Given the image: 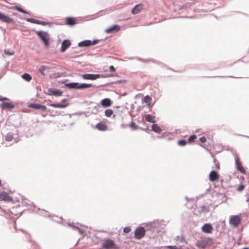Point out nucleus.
Returning <instances> with one entry per match:
<instances>
[{"label": "nucleus", "mask_w": 249, "mask_h": 249, "mask_svg": "<svg viewBox=\"0 0 249 249\" xmlns=\"http://www.w3.org/2000/svg\"><path fill=\"white\" fill-rule=\"evenodd\" d=\"M32 31L37 34L38 37L42 41L45 47H48L49 46L50 44V36L47 32L41 30L36 31L35 30H32Z\"/></svg>", "instance_id": "nucleus-1"}, {"label": "nucleus", "mask_w": 249, "mask_h": 249, "mask_svg": "<svg viewBox=\"0 0 249 249\" xmlns=\"http://www.w3.org/2000/svg\"><path fill=\"white\" fill-rule=\"evenodd\" d=\"M105 249H119V247L116 245L114 241L109 238L105 239L102 246Z\"/></svg>", "instance_id": "nucleus-2"}, {"label": "nucleus", "mask_w": 249, "mask_h": 249, "mask_svg": "<svg viewBox=\"0 0 249 249\" xmlns=\"http://www.w3.org/2000/svg\"><path fill=\"white\" fill-rule=\"evenodd\" d=\"M145 234V230L143 227L137 228L134 232V237L137 239H141L144 236Z\"/></svg>", "instance_id": "nucleus-3"}, {"label": "nucleus", "mask_w": 249, "mask_h": 249, "mask_svg": "<svg viewBox=\"0 0 249 249\" xmlns=\"http://www.w3.org/2000/svg\"><path fill=\"white\" fill-rule=\"evenodd\" d=\"M241 221V219L238 215H231L229 219V223L234 227H237Z\"/></svg>", "instance_id": "nucleus-4"}, {"label": "nucleus", "mask_w": 249, "mask_h": 249, "mask_svg": "<svg viewBox=\"0 0 249 249\" xmlns=\"http://www.w3.org/2000/svg\"><path fill=\"white\" fill-rule=\"evenodd\" d=\"M25 19L27 22L43 26L50 25L52 24V23L50 22L39 20L33 18H26Z\"/></svg>", "instance_id": "nucleus-5"}, {"label": "nucleus", "mask_w": 249, "mask_h": 249, "mask_svg": "<svg viewBox=\"0 0 249 249\" xmlns=\"http://www.w3.org/2000/svg\"><path fill=\"white\" fill-rule=\"evenodd\" d=\"M80 76L85 80H95L98 78H99L100 74L85 73L80 75Z\"/></svg>", "instance_id": "nucleus-6"}, {"label": "nucleus", "mask_w": 249, "mask_h": 249, "mask_svg": "<svg viewBox=\"0 0 249 249\" xmlns=\"http://www.w3.org/2000/svg\"><path fill=\"white\" fill-rule=\"evenodd\" d=\"M48 91L49 92L48 95L51 96L59 97L62 96L63 94V91L58 89L49 88Z\"/></svg>", "instance_id": "nucleus-7"}, {"label": "nucleus", "mask_w": 249, "mask_h": 249, "mask_svg": "<svg viewBox=\"0 0 249 249\" xmlns=\"http://www.w3.org/2000/svg\"><path fill=\"white\" fill-rule=\"evenodd\" d=\"M235 164L236 165V169L237 171L240 172L243 174H246V171L244 167L242 166L241 163L240 162L239 158L235 155Z\"/></svg>", "instance_id": "nucleus-8"}, {"label": "nucleus", "mask_w": 249, "mask_h": 249, "mask_svg": "<svg viewBox=\"0 0 249 249\" xmlns=\"http://www.w3.org/2000/svg\"><path fill=\"white\" fill-rule=\"evenodd\" d=\"M0 21L6 24H9L13 22V19L9 16L0 12Z\"/></svg>", "instance_id": "nucleus-9"}, {"label": "nucleus", "mask_w": 249, "mask_h": 249, "mask_svg": "<svg viewBox=\"0 0 249 249\" xmlns=\"http://www.w3.org/2000/svg\"><path fill=\"white\" fill-rule=\"evenodd\" d=\"M120 26L117 24H114L106 29L105 32L107 34H113L118 32L120 30Z\"/></svg>", "instance_id": "nucleus-10"}, {"label": "nucleus", "mask_w": 249, "mask_h": 249, "mask_svg": "<svg viewBox=\"0 0 249 249\" xmlns=\"http://www.w3.org/2000/svg\"><path fill=\"white\" fill-rule=\"evenodd\" d=\"M28 107L36 110L41 109L43 111L47 110V107L44 105H42L37 103H31L28 105Z\"/></svg>", "instance_id": "nucleus-11"}, {"label": "nucleus", "mask_w": 249, "mask_h": 249, "mask_svg": "<svg viewBox=\"0 0 249 249\" xmlns=\"http://www.w3.org/2000/svg\"><path fill=\"white\" fill-rule=\"evenodd\" d=\"M71 45V42L69 39H64L61 43L60 52L61 53L65 52Z\"/></svg>", "instance_id": "nucleus-12"}, {"label": "nucleus", "mask_w": 249, "mask_h": 249, "mask_svg": "<svg viewBox=\"0 0 249 249\" xmlns=\"http://www.w3.org/2000/svg\"><path fill=\"white\" fill-rule=\"evenodd\" d=\"M213 228L210 223H205L201 227L202 231L205 233H210L212 232Z\"/></svg>", "instance_id": "nucleus-13"}, {"label": "nucleus", "mask_w": 249, "mask_h": 249, "mask_svg": "<svg viewBox=\"0 0 249 249\" xmlns=\"http://www.w3.org/2000/svg\"><path fill=\"white\" fill-rule=\"evenodd\" d=\"M0 200L5 202H11L13 200V198L7 193L3 192L0 193Z\"/></svg>", "instance_id": "nucleus-14"}, {"label": "nucleus", "mask_w": 249, "mask_h": 249, "mask_svg": "<svg viewBox=\"0 0 249 249\" xmlns=\"http://www.w3.org/2000/svg\"><path fill=\"white\" fill-rule=\"evenodd\" d=\"M79 83L78 82H70L66 83L64 85L65 88H67L70 89H79Z\"/></svg>", "instance_id": "nucleus-15"}, {"label": "nucleus", "mask_w": 249, "mask_h": 249, "mask_svg": "<svg viewBox=\"0 0 249 249\" xmlns=\"http://www.w3.org/2000/svg\"><path fill=\"white\" fill-rule=\"evenodd\" d=\"M219 176L215 170H212L209 174V179L211 181H214L218 179Z\"/></svg>", "instance_id": "nucleus-16"}, {"label": "nucleus", "mask_w": 249, "mask_h": 249, "mask_svg": "<svg viewBox=\"0 0 249 249\" xmlns=\"http://www.w3.org/2000/svg\"><path fill=\"white\" fill-rule=\"evenodd\" d=\"M47 105L50 107H52L54 108H65L68 106H69V104L68 103L63 104L60 103H48Z\"/></svg>", "instance_id": "nucleus-17"}, {"label": "nucleus", "mask_w": 249, "mask_h": 249, "mask_svg": "<svg viewBox=\"0 0 249 249\" xmlns=\"http://www.w3.org/2000/svg\"><path fill=\"white\" fill-rule=\"evenodd\" d=\"M0 107L3 109H12L15 108V106L11 102H3L0 105Z\"/></svg>", "instance_id": "nucleus-18"}, {"label": "nucleus", "mask_w": 249, "mask_h": 249, "mask_svg": "<svg viewBox=\"0 0 249 249\" xmlns=\"http://www.w3.org/2000/svg\"><path fill=\"white\" fill-rule=\"evenodd\" d=\"M112 103V101L108 98H104L101 101V105L104 107H107L111 106Z\"/></svg>", "instance_id": "nucleus-19"}, {"label": "nucleus", "mask_w": 249, "mask_h": 249, "mask_svg": "<svg viewBox=\"0 0 249 249\" xmlns=\"http://www.w3.org/2000/svg\"><path fill=\"white\" fill-rule=\"evenodd\" d=\"M90 42H91V40L86 39V40H82V41L79 42L78 43L77 45L78 47H79L80 48L89 47H91L90 46Z\"/></svg>", "instance_id": "nucleus-20"}, {"label": "nucleus", "mask_w": 249, "mask_h": 249, "mask_svg": "<svg viewBox=\"0 0 249 249\" xmlns=\"http://www.w3.org/2000/svg\"><path fill=\"white\" fill-rule=\"evenodd\" d=\"M95 127L98 130L102 131H105L107 129V125L105 124L102 122H100L97 124Z\"/></svg>", "instance_id": "nucleus-21"}, {"label": "nucleus", "mask_w": 249, "mask_h": 249, "mask_svg": "<svg viewBox=\"0 0 249 249\" xmlns=\"http://www.w3.org/2000/svg\"><path fill=\"white\" fill-rule=\"evenodd\" d=\"M66 24L69 26H73L76 24V19L73 17H67L66 18Z\"/></svg>", "instance_id": "nucleus-22"}, {"label": "nucleus", "mask_w": 249, "mask_h": 249, "mask_svg": "<svg viewBox=\"0 0 249 249\" xmlns=\"http://www.w3.org/2000/svg\"><path fill=\"white\" fill-rule=\"evenodd\" d=\"M125 82H126L125 80H118V81H116L114 82H108V83H105L104 84L100 85H98V86H97V87H107V86L110 85V84H113V83L117 84H123V83H125Z\"/></svg>", "instance_id": "nucleus-23"}, {"label": "nucleus", "mask_w": 249, "mask_h": 249, "mask_svg": "<svg viewBox=\"0 0 249 249\" xmlns=\"http://www.w3.org/2000/svg\"><path fill=\"white\" fill-rule=\"evenodd\" d=\"M142 7V4H138L133 8L131 10V13L133 14H137L141 11Z\"/></svg>", "instance_id": "nucleus-24"}, {"label": "nucleus", "mask_w": 249, "mask_h": 249, "mask_svg": "<svg viewBox=\"0 0 249 249\" xmlns=\"http://www.w3.org/2000/svg\"><path fill=\"white\" fill-rule=\"evenodd\" d=\"M151 129L155 133H160L162 131V129L158 124L154 123L151 126Z\"/></svg>", "instance_id": "nucleus-25"}, {"label": "nucleus", "mask_w": 249, "mask_h": 249, "mask_svg": "<svg viewBox=\"0 0 249 249\" xmlns=\"http://www.w3.org/2000/svg\"><path fill=\"white\" fill-rule=\"evenodd\" d=\"M38 210L39 211H40L39 212H37V213L38 214H39V215L42 216H44V217H50V213L49 212L46 211L45 210H44V209H40V208H38Z\"/></svg>", "instance_id": "nucleus-26"}, {"label": "nucleus", "mask_w": 249, "mask_h": 249, "mask_svg": "<svg viewBox=\"0 0 249 249\" xmlns=\"http://www.w3.org/2000/svg\"><path fill=\"white\" fill-rule=\"evenodd\" d=\"M155 118V116H152V115L149 114H146L145 115V120L149 123H156Z\"/></svg>", "instance_id": "nucleus-27"}, {"label": "nucleus", "mask_w": 249, "mask_h": 249, "mask_svg": "<svg viewBox=\"0 0 249 249\" xmlns=\"http://www.w3.org/2000/svg\"><path fill=\"white\" fill-rule=\"evenodd\" d=\"M208 244V242L204 240L198 241L196 245L199 248H205Z\"/></svg>", "instance_id": "nucleus-28"}, {"label": "nucleus", "mask_w": 249, "mask_h": 249, "mask_svg": "<svg viewBox=\"0 0 249 249\" xmlns=\"http://www.w3.org/2000/svg\"><path fill=\"white\" fill-rule=\"evenodd\" d=\"M21 77L27 82H30L32 78L31 75L28 73H23L21 75Z\"/></svg>", "instance_id": "nucleus-29"}, {"label": "nucleus", "mask_w": 249, "mask_h": 249, "mask_svg": "<svg viewBox=\"0 0 249 249\" xmlns=\"http://www.w3.org/2000/svg\"><path fill=\"white\" fill-rule=\"evenodd\" d=\"M50 68L48 66L45 65H41L38 69V71L41 73V75H45L44 71L46 69H49Z\"/></svg>", "instance_id": "nucleus-30"}, {"label": "nucleus", "mask_w": 249, "mask_h": 249, "mask_svg": "<svg viewBox=\"0 0 249 249\" xmlns=\"http://www.w3.org/2000/svg\"><path fill=\"white\" fill-rule=\"evenodd\" d=\"M5 139L6 141L10 142L13 139V134L10 132H8L5 136Z\"/></svg>", "instance_id": "nucleus-31"}, {"label": "nucleus", "mask_w": 249, "mask_h": 249, "mask_svg": "<svg viewBox=\"0 0 249 249\" xmlns=\"http://www.w3.org/2000/svg\"><path fill=\"white\" fill-rule=\"evenodd\" d=\"M129 126L132 130H136L139 128V127L134 122H131Z\"/></svg>", "instance_id": "nucleus-32"}, {"label": "nucleus", "mask_w": 249, "mask_h": 249, "mask_svg": "<svg viewBox=\"0 0 249 249\" xmlns=\"http://www.w3.org/2000/svg\"><path fill=\"white\" fill-rule=\"evenodd\" d=\"M113 111L111 109H107L105 111V115L107 117H110L113 114Z\"/></svg>", "instance_id": "nucleus-33"}, {"label": "nucleus", "mask_w": 249, "mask_h": 249, "mask_svg": "<svg viewBox=\"0 0 249 249\" xmlns=\"http://www.w3.org/2000/svg\"><path fill=\"white\" fill-rule=\"evenodd\" d=\"M187 143V142L186 140L184 139H180L178 142V144L180 146H184Z\"/></svg>", "instance_id": "nucleus-34"}, {"label": "nucleus", "mask_w": 249, "mask_h": 249, "mask_svg": "<svg viewBox=\"0 0 249 249\" xmlns=\"http://www.w3.org/2000/svg\"><path fill=\"white\" fill-rule=\"evenodd\" d=\"M22 200H23L22 204L25 206L27 207H29V206L35 207V205L34 203L31 202V203H28V202H26V199H22Z\"/></svg>", "instance_id": "nucleus-35"}, {"label": "nucleus", "mask_w": 249, "mask_h": 249, "mask_svg": "<svg viewBox=\"0 0 249 249\" xmlns=\"http://www.w3.org/2000/svg\"><path fill=\"white\" fill-rule=\"evenodd\" d=\"M114 76H115V75L112 73L100 74L99 78H107V77H113Z\"/></svg>", "instance_id": "nucleus-36"}, {"label": "nucleus", "mask_w": 249, "mask_h": 249, "mask_svg": "<svg viewBox=\"0 0 249 249\" xmlns=\"http://www.w3.org/2000/svg\"><path fill=\"white\" fill-rule=\"evenodd\" d=\"M196 138V135L195 134H192L191 136H189V137L188 139V141L189 142H193L195 140Z\"/></svg>", "instance_id": "nucleus-37"}, {"label": "nucleus", "mask_w": 249, "mask_h": 249, "mask_svg": "<svg viewBox=\"0 0 249 249\" xmlns=\"http://www.w3.org/2000/svg\"><path fill=\"white\" fill-rule=\"evenodd\" d=\"M201 210L199 211L200 212H203L204 213H208L209 211V208L205 206H203L201 207Z\"/></svg>", "instance_id": "nucleus-38"}, {"label": "nucleus", "mask_w": 249, "mask_h": 249, "mask_svg": "<svg viewBox=\"0 0 249 249\" xmlns=\"http://www.w3.org/2000/svg\"><path fill=\"white\" fill-rule=\"evenodd\" d=\"M152 98L149 95H146L143 98V101L146 103L150 102Z\"/></svg>", "instance_id": "nucleus-39"}, {"label": "nucleus", "mask_w": 249, "mask_h": 249, "mask_svg": "<svg viewBox=\"0 0 249 249\" xmlns=\"http://www.w3.org/2000/svg\"><path fill=\"white\" fill-rule=\"evenodd\" d=\"M79 89L84 90L86 89V83H79Z\"/></svg>", "instance_id": "nucleus-40"}, {"label": "nucleus", "mask_w": 249, "mask_h": 249, "mask_svg": "<svg viewBox=\"0 0 249 249\" xmlns=\"http://www.w3.org/2000/svg\"><path fill=\"white\" fill-rule=\"evenodd\" d=\"M131 231V228L129 226L125 227L123 229V231L125 233H127Z\"/></svg>", "instance_id": "nucleus-41"}, {"label": "nucleus", "mask_w": 249, "mask_h": 249, "mask_svg": "<svg viewBox=\"0 0 249 249\" xmlns=\"http://www.w3.org/2000/svg\"><path fill=\"white\" fill-rule=\"evenodd\" d=\"M68 225L69 227H71L72 229L74 230L78 231V230L79 228L78 226H75V225H74L73 224H71V223H68Z\"/></svg>", "instance_id": "nucleus-42"}, {"label": "nucleus", "mask_w": 249, "mask_h": 249, "mask_svg": "<svg viewBox=\"0 0 249 249\" xmlns=\"http://www.w3.org/2000/svg\"><path fill=\"white\" fill-rule=\"evenodd\" d=\"M99 42V40L97 39H95L93 40H91L90 46H92L93 45L97 44V43H98Z\"/></svg>", "instance_id": "nucleus-43"}, {"label": "nucleus", "mask_w": 249, "mask_h": 249, "mask_svg": "<svg viewBox=\"0 0 249 249\" xmlns=\"http://www.w3.org/2000/svg\"><path fill=\"white\" fill-rule=\"evenodd\" d=\"M137 59L138 60H140V61H142V62H144V63H148L149 62L152 61V60H151V59H147V60H146V59H143L142 58H141L140 57H138L137 58Z\"/></svg>", "instance_id": "nucleus-44"}, {"label": "nucleus", "mask_w": 249, "mask_h": 249, "mask_svg": "<svg viewBox=\"0 0 249 249\" xmlns=\"http://www.w3.org/2000/svg\"><path fill=\"white\" fill-rule=\"evenodd\" d=\"M164 248L168 249H177V246L169 245L164 246Z\"/></svg>", "instance_id": "nucleus-45"}, {"label": "nucleus", "mask_w": 249, "mask_h": 249, "mask_svg": "<svg viewBox=\"0 0 249 249\" xmlns=\"http://www.w3.org/2000/svg\"><path fill=\"white\" fill-rule=\"evenodd\" d=\"M177 249H189V248L186 246V245H183L177 246Z\"/></svg>", "instance_id": "nucleus-46"}, {"label": "nucleus", "mask_w": 249, "mask_h": 249, "mask_svg": "<svg viewBox=\"0 0 249 249\" xmlns=\"http://www.w3.org/2000/svg\"><path fill=\"white\" fill-rule=\"evenodd\" d=\"M245 188V186L244 185L242 184H241L240 185H239L238 187H237V190L238 191H242Z\"/></svg>", "instance_id": "nucleus-47"}, {"label": "nucleus", "mask_w": 249, "mask_h": 249, "mask_svg": "<svg viewBox=\"0 0 249 249\" xmlns=\"http://www.w3.org/2000/svg\"><path fill=\"white\" fill-rule=\"evenodd\" d=\"M12 9H15L16 10H17L18 12H21L22 10V8H20V7L17 6V5H16Z\"/></svg>", "instance_id": "nucleus-48"}, {"label": "nucleus", "mask_w": 249, "mask_h": 249, "mask_svg": "<svg viewBox=\"0 0 249 249\" xmlns=\"http://www.w3.org/2000/svg\"><path fill=\"white\" fill-rule=\"evenodd\" d=\"M4 53L7 54V55H12L14 54V53L13 52H12L9 50H4Z\"/></svg>", "instance_id": "nucleus-49"}, {"label": "nucleus", "mask_w": 249, "mask_h": 249, "mask_svg": "<svg viewBox=\"0 0 249 249\" xmlns=\"http://www.w3.org/2000/svg\"><path fill=\"white\" fill-rule=\"evenodd\" d=\"M199 141L202 142V143H204L205 142H206V138L205 136H202V137H201L200 138H199Z\"/></svg>", "instance_id": "nucleus-50"}, {"label": "nucleus", "mask_w": 249, "mask_h": 249, "mask_svg": "<svg viewBox=\"0 0 249 249\" xmlns=\"http://www.w3.org/2000/svg\"><path fill=\"white\" fill-rule=\"evenodd\" d=\"M178 240L180 243H185L186 244H187L183 236L180 237Z\"/></svg>", "instance_id": "nucleus-51"}, {"label": "nucleus", "mask_w": 249, "mask_h": 249, "mask_svg": "<svg viewBox=\"0 0 249 249\" xmlns=\"http://www.w3.org/2000/svg\"><path fill=\"white\" fill-rule=\"evenodd\" d=\"M8 100H9V98L5 97L0 96V101L3 102L4 101H8Z\"/></svg>", "instance_id": "nucleus-52"}, {"label": "nucleus", "mask_w": 249, "mask_h": 249, "mask_svg": "<svg viewBox=\"0 0 249 249\" xmlns=\"http://www.w3.org/2000/svg\"><path fill=\"white\" fill-rule=\"evenodd\" d=\"M92 86H93V85L91 84L86 83V89L88 88H89L90 87H91ZM97 86H96V85L93 86V87H96V88H97Z\"/></svg>", "instance_id": "nucleus-53"}, {"label": "nucleus", "mask_w": 249, "mask_h": 249, "mask_svg": "<svg viewBox=\"0 0 249 249\" xmlns=\"http://www.w3.org/2000/svg\"><path fill=\"white\" fill-rule=\"evenodd\" d=\"M78 231L79 232V233L82 235H84V233H85V230H83V229H81L80 228H79V229L78 230Z\"/></svg>", "instance_id": "nucleus-54"}, {"label": "nucleus", "mask_w": 249, "mask_h": 249, "mask_svg": "<svg viewBox=\"0 0 249 249\" xmlns=\"http://www.w3.org/2000/svg\"><path fill=\"white\" fill-rule=\"evenodd\" d=\"M109 69L111 71H115V68L113 65H111L109 67Z\"/></svg>", "instance_id": "nucleus-55"}, {"label": "nucleus", "mask_w": 249, "mask_h": 249, "mask_svg": "<svg viewBox=\"0 0 249 249\" xmlns=\"http://www.w3.org/2000/svg\"><path fill=\"white\" fill-rule=\"evenodd\" d=\"M54 77L57 78L59 77L60 75L59 72H55L53 73Z\"/></svg>", "instance_id": "nucleus-56"}, {"label": "nucleus", "mask_w": 249, "mask_h": 249, "mask_svg": "<svg viewBox=\"0 0 249 249\" xmlns=\"http://www.w3.org/2000/svg\"><path fill=\"white\" fill-rule=\"evenodd\" d=\"M21 13H23V14H28L29 13L28 11H27L26 10H24V9H22L21 12Z\"/></svg>", "instance_id": "nucleus-57"}, {"label": "nucleus", "mask_w": 249, "mask_h": 249, "mask_svg": "<svg viewBox=\"0 0 249 249\" xmlns=\"http://www.w3.org/2000/svg\"><path fill=\"white\" fill-rule=\"evenodd\" d=\"M153 104H151L150 102H148L147 103V106L148 107H152L153 106Z\"/></svg>", "instance_id": "nucleus-58"}, {"label": "nucleus", "mask_w": 249, "mask_h": 249, "mask_svg": "<svg viewBox=\"0 0 249 249\" xmlns=\"http://www.w3.org/2000/svg\"><path fill=\"white\" fill-rule=\"evenodd\" d=\"M215 167H216V168L217 169H219V168H220V165H219V163H215Z\"/></svg>", "instance_id": "nucleus-59"}, {"label": "nucleus", "mask_w": 249, "mask_h": 249, "mask_svg": "<svg viewBox=\"0 0 249 249\" xmlns=\"http://www.w3.org/2000/svg\"><path fill=\"white\" fill-rule=\"evenodd\" d=\"M139 129H140L141 130H144V131H146L147 130H148V127H147L146 128H142V127H139Z\"/></svg>", "instance_id": "nucleus-60"}, {"label": "nucleus", "mask_w": 249, "mask_h": 249, "mask_svg": "<svg viewBox=\"0 0 249 249\" xmlns=\"http://www.w3.org/2000/svg\"><path fill=\"white\" fill-rule=\"evenodd\" d=\"M185 199L187 200V202H188L190 200H194L193 198H189L187 196H185Z\"/></svg>", "instance_id": "nucleus-61"}, {"label": "nucleus", "mask_w": 249, "mask_h": 249, "mask_svg": "<svg viewBox=\"0 0 249 249\" xmlns=\"http://www.w3.org/2000/svg\"><path fill=\"white\" fill-rule=\"evenodd\" d=\"M67 100H68V99H67V98H64V99H63L61 100V102H62V103H64V102H66Z\"/></svg>", "instance_id": "nucleus-62"}, {"label": "nucleus", "mask_w": 249, "mask_h": 249, "mask_svg": "<svg viewBox=\"0 0 249 249\" xmlns=\"http://www.w3.org/2000/svg\"><path fill=\"white\" fill-rule=\"evenodd\" d=\"M239 135L240 136H243V137H247L248 138H249V136H248L243 135H240V134H239Z\"/></svg>", "instance_id": "nucleus-63"}, {"label": "nucleus", "mask_w": 249, "mask_h": 249, "mask_svg": "<svg viewBox=\"0 0 249 249\" xmlns=\"http://www.w3.org/2000/svg\"><path fill=\"white\" fill-rule=\"evenodd\" d=\"M47 110L49 112H50V113H52V112H53V110H51V109H47Z\"/></svg>", "instance_id": "nucleus-64"}]
</instances>
